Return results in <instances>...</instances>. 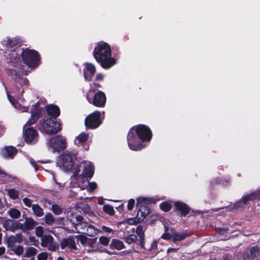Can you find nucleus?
<instances>
[{
	"label": "nucleus",
	"mask_w": 260,
	"mask_h": 260,
	"mask_svg": "<svg viewBox=\"0 0 260 260\" xmlns=\"http://www.w3.org/2000/svg\"><path fill=\"white\" fill-rule=\"evenodd\" d=\"M152 133L150 128L145 125L134 126L129 130L127 141L129 149L133 151H139L146 147L143 143L149 142L151 139Z\"/></svg>",
	"instance_id": "1"
},
{
	"label": "nucleus",
	"mask_w": 260,
	"mask_h": 260,
	"mask_svg": "<svg viewBox=\"0 0 260 260\" xmlns=\"http://www.w3.org/2000/svg\"><path fill=\"white\" fill-rule=\"evenodd\" d=\"M93 55L96 60L104 69H108L116 63V60L111 57L110 46L105 42H100L94 48Z\"/></svg>",
	"instance_id": "2"
},
{
	"label": "nucleus",
	"mask_w": 260,
	"mask_h": 260,
	"mask_svg": "<svg viewBox=\"0 0 260 260\" xmlns=\"http://www.w3.org/2000/svg\"><path fill=\"white\" fill-rule=\"evenodd\" d=\"M79 172L75 171L71 177V183L74 187H77L80 190L85 189L87 186V183L85 181L90 179L93 175L94 167L93 164L90 161L84 162V169L81 175H79Z\"/></svg>",
	"instance_id": "3"
},
{
	"label": "nucleus",
	"mask_w": 260,
	"mask_h": 260,
	"mask_svg": "<svg viewBox=\"0 0 260 260\" xmlns=\"http://www.w3.org/2000/svg\"><path fill=\"white\" fill-rule=\"evenodd\" d=\"M40 117V112L39 110H32L31 118L29 119L23 127V137L25 142L28 144H35L39 139V134L32 128H26L27 125L35 123Z\"/></svg>",
	"instance_id": "4"
},
{
	"label": "nucleus",
	"mask_w": 260,
	"mask_h": 260,
	"mask_svg": "<svg viewBox=\"0 0 260 260\" xmlns=\"http://www.w3.org/2000/svg\"><path fill=\"white\" fill-rule=\"evenodd\" d=\"M38 129L43 134L48 135L57 133L61 129V123L52 118H47L40 121L38 124Z\"/></svg>",
	"instance_id": "5"
},
{
	"label": "nucleus",
	"mask_w": 260,
	"mask_h": 260,
	"mask_svg": "<svg viewBox=\"0 0 260 260\" xmlns=\"http://www.w3.org/2000/svg\"><path fill=\"white\" fill-rule=\"evenodd\" d=\"M77 223L75 224V228L77 233H82L89 236L96 235L99 231L93 225L88 223L87 220L81 216L78 215L76 217Z\"/></svg>",
	"instance_id": "6"
},
{
	"label": "nucleus",
	"mask_w": 260,
	"mask_h": 260,
	"mask_svg": "<svg viewBox=\"0 0 260 260\" xmlns=\"http://www.w3.org/2000/svg\"><path fill=\"white\" fill-rule=\"evenodd\" d=\"M76 156L77 153L75 152L67 151L58 157L56 166L65 171H69L73 167Z\"/></svg>",
	"instance_id": "7"
},
{
	"label": "nucleus",
	"mask_w": 260,
	"mask_h": 260,
	"mask_svg": "<svg viewBox=\"0 0 260 260\" xmlns=\"http://www.w3.org/2000/svg\"><path fill=\"white\" fill-rule=\"evenodd\" d=\"M21 42L17 38H14L12 39H8L5 41V45L7 48V51L11 52L10 54V60L12 62H16L17 59H19L20 53L21 52V50L19 49L20 46Z\"/></svg>",
	"instance_id": "8"
},
{
	"label": "nucleus",
	"mask_w": 260,
	"mask_h": 260,
	"mask_svg": "<svg viewBox=\"0 0 260 260\" xmlns=\"http://www.w3.org/2000/svg\"><path fill=\"white\" fill-rule=\"evenodd\" d=\"M48 149L53 152H60L66 148V139L60 135L49 138L47 142Z\"/></svg>",
	"instance_id": "9"
},
{
	"label": "nucleus",
	"mask_w": 260,
	"mask_h": 260,
	"mask_svg": "<svg viewBox=\"0 0 260 260\" xmlns=\"http://www.w3.org/2000/svg\"><path fill=\"white\" fill-rule=\"evenodd\" d=\"M22 58L29 68H35L39 64V56L37 51L34 50L26 49L21 52Z\"/></svg>",
	"instance_id": "10"
},
{
	"label": "nucleus",
	"mask_w": 260,
	"mask_h": 260,
	"mask_svg": "<svg viewBox=\"0 0 260 260\" xmlns=\"http://www.w3.org/2000/svg\"><path fill=\"white\" fill-rule=\"evenodd\" d=\"M151 203L149 199L144 197H139L137 200L136 206L139 208L137 216L143 220L149 213V208L148 207Z\"/></svg>",
	"instance_id": "11"
},
{
	"label": "nucleus",
	"mask_w": 260,
	"mask_h": 260,
	"mask_svg": "<svg viewBox=\"0 0 260 260\" xmlns=\"http://www.w3.org/2000/svg\"><path fill=\"white\" fill-rule=\"evenodd\" d=\"M101 113L95 111L88 116L85 119V124L87 128L90 129L96 128L101 124Z\"/></svg>",
	"instance_id": "12"
},
{
	"label": "nucleus",
	"mask_w": 260,
	"mask_h": 260,
	"mask_svg": "<svg viewBox=\"0 0 260 260\" xmlns=\"http://www.w3.org/2000/svg\"><path fill=\"white\" fill-rule=\"evenodd\" d=\"M41 245L51 251H56L59 247L58 244L54 241L53 237L50 235H44L42 237Z\"/></svg>",
	"instance_id": "13"
},
{
	"label": "nucleus",
	"mask_w": 260,
	"mask_h": 260,
	"mask_svg": "<svg viewBox=\"0 0 260 260\" xmlns=\"http://www.w3.org/2000/svg\"><path fill=\"white\" fill-rule=\"evenodd\" d=\"M88 102L97 107H104L106 102L105 94L101 91H99L94 95L93 99L86 96Z\"/></svg>",
	"instance_id": "14"
},
{
	"label": "nucleus",
	"mask_w": 260,
	"mask_h": 260,
	"mask_svg": "<svg viewBox=\"0 0 260 260\" xmlns=\"http://www.w3.org/2000/svg\"><path fill=\"white\" fill-rule=\"evenodd\" d=\"M254 200H260V189L244 196L235 205L238 208L242 207L243 205H246L248 201Z\"/></svg>",
	"instance_id": "15"
},
{
	"label": "nucleus",
	"mask_w": 260,
	"mask_h": 260,
	"mask_svg": "<svg viewBox=\"0 0 260 260\" xmlns=\"http://www.w3.org/2000/svg\"><path fill=\"white\" fill-rule=\"evenodd\" d=\"M84 66L83 74L84 79L86 81H89L92 79L95 72V68L94 65L89 63H85Z\"/></svg>",
	"instance_id": "16"
},
{
	"label": "nucleus",
	"mask_w": 260,
	"mask_h": 260,
	"mask_svg": "<svg viewBox=\"0 0 260 260\" xmlns=\"http://www.w3.org/2000/svg\"><path fill=\"white\" fill-rule=\"evenodd\" d=\"M60 247L62 249L67 247L71 250L76 249L74 237L70 236L67 238H63L60 242Z\"/></svg>",
	"instance_id": "17"
},
{
	"label": "nucleus",
	"mask_w": 260,
	"mask_h": 260,
	"mask_svg": "<svg viewBox=\"0 0 260 260\" xmlns=\"http://www.w3.org/2000/svg\"><path fill=\"white\" fill-rule=\"evenodd\" d=\"M17 152V149L13 146H5L1 150V155L8 158H12Z\"/></svg>",
	"instance_id": "18"
},
{
	"label": "nucleus",
	"mask_w": 260,
	"mask_h": 260,
	"mask_svg": "<svg viewBox=\"0 0 260 260\" xmlns=\"http://www.w3.org/2000/svg\"><path fill=\"white\" fill-rule=\"evenodd\" d=\"M89 134L85 133H81L77 136L74 140V143L78 146H83L84 144L89 139Z\"/></svg>",
	"instance_id": "19"
},
{
	"label": "nucleus",
	"mask_w": 260,
	"mask_h": 260,
	"mask_svg": "<svg viewBox=\"0 0 260 260\" xmlns=\"http://www.w3.org/2000/svg\"><path fill=\"white\" fill-rule=\"evenodd\" d=\"M7 94L9 101L16 109L22 112H26L27 111V110L28 109V108L27 107L22 106L19 103L17 102V101L15 99H14L12 96L9 95L7 91Z\"/></svg>",
	"instance_id": "20"
},
{
	"label": "nucleus",
	"mask_w": 260,
	"mask_h": 260,
	"mask_svg": "<svg viewBox=\"0 0 260 260\" xmlns=\"http://www.w3.org/2000/svg\"><path fill=\"white\" fill-rule=\"evenodd\" d=\"M1 221L3 223L4 228L8 231H15V223L16 220L12 219H5L1 218Z\"/></svg>",
	"instance_id": "21"
},
{
	"label": "nucleus",
	"mask_w": 260,
	"mask_h": 260,
	"mask_svg": "<svg viewBox=\"0 0 260 260\" xmlns=\"http://www.w3.org/2000/svg\"><path fill=\"white\" fill-rule=\"evenodd\" d=\"M175 207L179 210L182 216H185L189 212V207L184 203L180 202H176L174 204Z\"/></svg>",
	"instance_id": "22"
},
{
	"label": "nucleus",
	"mask_w": 260,
	"mask_h": 260,
	"mask_svg": "<svg viewBox=\"0 0 260 260\" xmlns=\"http://www.w3.org/2000/svg\"><path fill=\"white\" fill-rule=\"evenodd\" d=\"M10 72L12 76L13 75L15 76V79L16 81V86L17 88H18V85L22 86L27 84L28 80L26 78H22L19 75H17L15 70H10Z\"/></svg>",
	"instance_id": "23"
},
{
	"label": "nucleus",
	"mask_w": 260,
	"mask_h": 260,
	"mask_svg": "<svg viewBox=\"0 0 260 260\" xmlns=\"http://www.w3.org/2000/svg\"><path fill=\"white\" fill-rule=\"evenodd\" d=\"M46 110L49 115L55 118L58 116L60 114L59 108L54 105H48L46 107Z\"/></svg>",
	"instance_id": "24"
},
{
	"label": "nucleus",
	"mask_w": 260,
	"mask_h": 260,
	"mask_svg": "<svg viewBox=\"0 0 260 260\" xmlns=\"http://www.w3.org/2000/svg\"><path fill=\"white\" fill-rule=\"evenodd\" d=\"M24 250L23 255L24 257L35 256L38 253V250L36 248L31 246L25 247Z\"/></svg>",
	"instance_id": "25"
},
{
	"label": "nucleus",
	"mask_w": 260,
	"mask_h": 260,
	"mask_svg": "<svg viewBox=\"0 0 260 260\" xmlns=\"http://www.w3.org/2000/svg\"><path fill=\"white\" fill-rule=\"evenodd\" d=\"M78 241H80V243L85 246L90 245L92 248H93L92 245L95 244V242L93 241H91L86 238L83 235H79L76 236Z\"/></svg>",
	"instance_id": "26"
},
{
	"label": "nucleus",
	"mask_w": 260,
	"mask_h": 260,
	"mask_svg": "<svg viewBox=\"0 0 260 260\" xmlns=\"http://www.w3.org/2000/svg\"><path fill=\"white\" fill-rule=\"evenodd\" d=\"M172 236L173 241L174 242L176 243L185 239L187 236V234L185 232L178 233L172 231Z\"/></svg>",
	"instance_id": "27"
},
{
	"label": "nucleus",
	"mask_w": 260,
	"mask_h": 260,
	"mask_svg": "<svg viewBox=\"0 0 260 260\" xmlns=\"http://www.w3.org/2000/svg\"><path fill=\"white\" fill-rule=\"evenodd\" d=\"M111 246L117 250H121L124 248V245L123 242L117 239L112 240L111 243Z\"/></svg>",
	"instance_id": "28"
},
{
	"label": "nucleus",
	"mask_w": 260,
	"mask_h": 260,
	"mask_svg": "<svg viewBox=\"0 0 260 260\" xmlns=\"http://www.w3.org/2000/svg\"><path fill=\"white\" fill-rule=\"evenodd\" d=\"M25 226L26 230H31L34 229L35 225L36 224V221L31 218H26L25 219Z\"/></svg>",
	"instance_id": "29"
},
{
	"label": "nucleus",
	"mask_w": 260,
	"mask_h": 260,
	"mask_svg": "<svg viewBox=\"0 0 260 260\" xmlns=\"http://www.w3.org/2000/svg\"><path fill=\"white\" fill-rule=\"evenodd\" d=\"M1 177L4 178L5 181L7 182H14L16 183L18 181V179L16 177L6 174L5 172L4 174H1Z\"/></svg>",
	"instance_id": "30"
},
{
	"label": "nucleus",
	"mask_w": 260,
	"mask_h": 260,
	"mask_svg": "<svg viewBox=\"0 0 260 260\" xmlns=\"http://www.w3.org/2000/svg\"><path fill=\"white\" fill-rule=\"evenodd\" d=\"M8 214L13 218L17 219L20 216V211L15 208H11L8 211Z\"/></svg>",
	"instance_id": "31"
},
{
	"label": "nucleus",
	"mask_w": 260,
	"mask_h": 260,
	"mask_svg": "<svg viewBox=\"0 0 260 260\" xmlns=\"http://www.w3.org/2000/svg\"><path fill=\"white\" fill-rule=\"evenodd\" d=\"M32 209L34 214L38 217H41L44 214L43 209L38 204L32 205Z\"/></svg>",
	"instance_id": "32"
},
{
	"label": "nucleus",
	"mask_w": 260,
	"mask_h": 260,
	"mask_svg": "<svg viewBox=\"0 0 260 260\" xmlns=\"http://www.w3.org/2000/svg\"><path fill=\"white\" fill-rule=\"evenodd\" d=\"M7 192L9 197L11 199L15 200L17 199L19 197V191L14 188L9 189L7 190Z\"/></svg>",
	"instance_id": "33"
},
{
	"label": "nucleus",
	"mask_w": 260,
	"mask_h": 260,
	"mask_svg": "<svg viewBox=\"0 0 260 260\" xmlns=\"http://www.w3.org/2000/svg\"><path fill=\"white\" fill-rule=\"evenodd\" d=\"M172 204L169 202H165L160 204V208L166 212L170 211L172 208Z\"/></svg>",
	"instance_id": "34"
},
{
	"label": "nucleus",
	"mask_w": 260,
	"mask_h": 260,
	"mask_svg": "<svg viewBox=\"0 0 260 260\" xmlns=\"http://www.w3.org/2000/svg\"><path fill=\"white\" fill-rule=\"evenodd\" d=\"M89 179H88L87 181L85 180V181L87 183V186L86 187L87 191L89 192H92L93 190H94L97 188V184L95 182H88ZM86 189V188H85Z\"/></svg>",
	"instance_id": "35"
},
{
	"label": "nucleus",
	"mask_w": 260,
	"mask_h": 260,
	"mask_svg": "<svg viewBox=\"0 0 260 260\" xmlns=\"http://www.w3.org/2000/svg\"><path fill=\"white\" fill-rule=\"evenodd\" d=\"M12 250L17 255H23L24 248L21 245H18L12 248Z\"/></svg>",
	"instance_id": "36"
},
{
	"label": "nucleus",
	"mask_w": 260,
	"mask_h": 260,
	"mask_svg": "<svg viewBox=\"0 0 260 260\" xmlns=\"http://www.w3.org/2000/svg\"><path fill=\"white\" fill-rule=\"evenodd\" d=\"M157 247V242L156 241H153L150 244V245H147V248H146V250L150 252H154L156 250Z\"/></svg>",
	"instance_id": "37"
},
{
	"label": "nucleus",
	"mask_w": 260,
	"mask_h": 260,
	"mask_svg": "<svg viewBox=\"0 0 260 260\" xmlns=\"http://www.w3.org/2000/svg\"><path fill=\"white\" fill-rule=\"evenodd\" d=\"M51 210L56 215H60L62 212V209L58 205L53 204L52 205Z\"/></svg>",
	"instance_id": "38"
},
{
	"label": "nucleus",
	"mask_w": 260,
	"mask_h": 260,
	"mask_svg": "<svg viewBox=\"0 0 260 260\" xmlns=\"http://www.w3.org/2000/svg\"><path fill=\"white\" fill-rule=\"evenodd\" d=\"M45 222L48 225L52 224L54 222V219L51 213L47 214L44 217Z\"/></svg>",
	"instance_id": "39"
},
{
	"label": "nucleus",
	"mask_w": 260,
	"mask_h": 260,
	"mask_svg": "<svg viewBox=\"0 0 260 260\" xmlns=\"http://www.w3.org/2000/svg\"><path fill=\"white\" fill-rule=\"evenodd\" d=\"M103 210L109 215H113L114 213L113 207L109 205H106L103 206Z\"/></svg>",
	"instance_id": "40"
},
{
	"label": "nucleus",
	"mask_w": 260,
	"mask_h": 260,
	"mask_svg": "<svg viewBox=\"0 0 260 260\" xmlns=\"http://www.w3.org/2000/svg\"><path fill=\"white\" fill-rule=\"evenodd\" d=\"M137 239V236L135 234H131L125 238L126 243L131 244Z\"/></svg>",
	"instance_id": "41"
},
{
	"label": "nucleus",
	"mask_w": 260,
	"mask_h": 260,
	"mask_svg": "<svg viewBox=\"0 0 260 260\" xmlns=\"http://www.w3.org/2000/svg\"><path fill=\"white\" fill-rule=\"evenodd\" d=\"M35 233L37 236L38 237H41L44 236L43 233H44V229L43 228L42 226H38L35 229Z\"/></svg>",
	"instance_id": "42"
},
{
	"label": "nucleus",
	"mask_w": 260,
	"mask_h": 260,
	"mask_svg": "<svg viewBox=\"0 0 260 260\" xmlns=\"http://www.w3.org/2000/svg\"><path fill=\"white\" fill-rule=\"evenodd\" d=\"M49 254L46 252H42L37 255V260H47Z\"/></svg>",
	"instance_id": "43"
},
{
	"label": "nucleus",
	"mask_w": 260,
	"mask_h": 260,
	"mask_svg": "<svg viewBox=\"0 0 260 260\" xmlns=\"http://www.w3.org/2000/svg\"><path fill=\"white\" fill-rule=\"evenodd\" d=\"M258 252V248L256 246L252 247L250 250V257L251 258H254Z\"/></svg>",
	"instance_id": "44"
},
{
	"label": "nucleus",
	"mask_w": 260,
	"mask_h": 260,
	"mask_svg": "<svg viewBox=\"0 0 260 260\" xmlns=\"http://www.w3.org/2000/svg\"><path fill=\"white\" fill-rule=\"evenodd\" d=\"M15 223V230L17 229L21 230L22 231H25L26 228L25 226V224L24 223H20L19 221L16 220Z\"/></svg>",
	"instance_id": "45"
},
{
	"label": "nucleus",
	"mask_w": 260,
	"mask_h": 260,
	"mask_svg": "<svg viewBox=\"0 0 260 260\" xmlns=\"http://www.w3.org/2000/svg\"><path fill=\"white\" fill-rule=\"evenodd\" d=\"M99 241L102 244L107 245L109 243L110 239L107 237L102 236L100 238Z\"/></svg>",
	"instance_id": "46"
},
{
	"label": "nucleus",
	"mask_w": 260,
	"mask_h": 260,
	"mask_svg": "<svg viewBox=\"0 0 260 260\" xmlns=\"http://www.w3.org/2000/svg\"><path fill=\"white\" fill-rule=\"evenodd\" d=\"M161 238L164 239L166 240H169V239H172L173 240V236H172V231H171V233H167V230H165V233L161 236Z\"/></svg>",
	"instance_id": "47"
},
{
	"label": "nucleus",
	"mask_w": 260,
	"mask_h": 260,
	"mask_svg": "<svg viewBox=\"0 0 260 260\" xmlns=\"http://www.w3.org/2000/svg\"><path fill=\"white\" fill-rule=\"evenodd\" d=\"M135 200L134 199H130L128 202V204H127V209L129 210V211H131L133 210L134 207V205H135Z\"/></svg>",
	"instance_id": "48"
},
{
	"label": "nucleus",
	"mask_w": 260,
	"mask_h": 260,
	"mask_svg": "<svg viewBox=\"0 0 260 260\" xmlns=\"http://www.w3.org/2000/svg\"><path fill=\"white\" fill-rule=\"evenodd\" d=\"M29 240L31 243V245L38 246L39 245V241L36 239L34 236H30L29 237Z\"/></svg>",
	"instance_id": "49"
},
{
	"label": "nucleus",
	"mask_w": 260,
	"mask_h": 260,
	"mask_svg": "<svg viewBox=\"0 0 260 260\" xmlns=\"http://www.w3.org/2000/svg\"><path fill=\"white\" fill-rule=\"evenodd\" d=\"M63 187V186L61 184L56 182V181H54V187L55 189H56V193L59 192L60 190H61L62 189Z\"/></svg>",
	"instance_id": "50"
},
{
	"label": "nucleus",
	"mask_w": 260,
	"mask_h": 260,
	"mask_svg": "<svg viewBox=\"0 0 260 260\" xmlns=\"http://www.w3.org/2000/svg\"><path fill=\"white\" fill-rule=\"evenodd\" d=\"M8 243L9 245L17 243L15 235L10 236L8 239Z\"/></svg>",
	"instance_id": "51"
},
{
	"label": "nucleus",
	"mask_w": 260,
	"mask_h": 260,
	"mask_svg": "<svg viewBox=\"0 0 260 260\" xmlns=\"http://www.w3.org/2000/svg\"><path fill=\"white\" fill-rule=\"evenodd\" d=\"M15 237L17 243H21L23 241L24 238L21 234H16Z\"/></svg>",
	"instance_id": "52"
},
{
	"label": "nucleus",
	"mask_w": 260,
	"mask_h": 260,
	"mask_svg": "<svg viewBox=\"0 0 260 260\" xmlns=\"http://www.w3.org/2000/svg\"><path fill=\"white\" fill-rule=\"evenodd\" d=\"M23 202L28 207H30L31 206L32 202L31 200L27 198H24L23 199Z\"/></svg>",
	"instance_id": "53"
},
{
	"label": "nucleus",
	"mask_w": 260,
	"mask_h": 260,
	"mask_svg": "<svg viewBox=\"0 0 260 260\" xmlns=\"http://www.w3.org/2000/svg\"><path fill=\"white\" fill-rule=\"evenodd\" d=\"M101 85L99 84H97L94 83L93 84H90V91H94L97 89L98 88H100Z\"/></svg>",
	"instance_id": "54"
},
{
	"label": "nucleus",
	"mask_w": 260,
	"mask_h": 260,
	"mask_svg": "<svg viewBox=\"0 0 260 260\" xmlns=\"http://www.w3.org/2000/svg\"><path fill=\"white\" fill-rule=\"evenodd\" d=\"M136 233L140 237V238H144V234L142 233V228L140 226L137 228Z\"/></svg>",
	"instance_id": "55"
},
{
	"label": "nucleus",
	"mask_w": 260,
	"mask_h": 260,
	"mask_svg": "<svg viewBox=\"0 0 260 260\" xmlns=\"http://www.w3.org/2000/svg\"><path fill=\"white\" fill-rule=\"evenodd\" d=\"M102 230L103 232L108 233H111L112 232V230L111 228L104 225L102 226Z\"/></svg>",
	"instance_id": "56"
},
{
	"label": "nucleus",
	"mask_w": 260,
	"mask_h": 260,
	"mask_svg": "<svg viewBox=\"0 0 260 260\" xmlns=\"http://www.w3.org/2000/svg\"><path fill=\"white\" fill-rule=\"evenodd\" d=\"M216 231L219 234H224V233H225L226 232L227 229H225V228H218V229H216Z\"/></svg>",
	"instance_id": "57"
},
{
	"label": "nucleus",
	"mask_w": 260,
	"mask_h": 260,
	"mask_svg": "<svg viewBox=\"0 0 260 260\" xmlns=\"http://www.w3.org/2000/svg\"><path fill=\"white\" fill-rule=\"evenodd\" d=\"M104 79V75L102 74H98L96 76V80L98 81H102Z\"/></svg>",
	"instance_id": "58"
},
{
	"label": "nucleus",
	"mask_w": 260,
	"mask_h": 260,
	"mask_svg": "<svg viewBox=\"0 0 260 260\" xmlns=\"http://www.w3.org/2000/svg\"><path fill=\"white\" fill-rule=\"evenodd\" d=\"M30 162L31 165H32V166L35 168V170H39V169L37 167L36 162H35L34 160H31L30 161Z\"/></svg>",
	"instance_id": "59"
},
{
	"label": "nucleus",
	"mask_w": 260,
	"mask_h": 260,
	"mask_svg": "<svg viewBox=\"0 0 260 260\" xmlns=\"http://www.w3.org/2000/svg\"><path fill=\"white\" fill-rule=\"evenodd\" d=\"M140 246L142 248H143L145 249L147 248V247H144V238H141Z\"/></svg>",
	"instance_id": "60"
},
{
	"label": "nucleus",
	"mask_w": 260,
	"mask_h": 260,
	"mask_svg": "<svg viewBox=\"0 0 260 260\" xmlns=\"http://www.w3.org/2000/svg\"><path fill=\"white\" fill-rule=\"evenodd\" d=\"M177 249L173 248H169L167 250V252L168 253H170V252H176V251H177Z\"/></svg>",
	"instance_id": "61"
},
{
	"label": "nucleus",
	"mask_w": 260,
	"mask_h": 260,
	"mask_svg": "<svg viewBox=\"0 0 260 260\" xmlns=\"http://www.w3.org/2000/svg\"><path fill=\"white\" fill-rule=\"evenodd\" d=\"M5 252V248L4 247H0V255H2Z\"/></svg>",
	"instance_id": "62"
},
{
	"label": "nucleus",
	"mask_w": 260,
	"mask_h": 260,
	"mask_svg": "<svg viewBox=\"0 0 260 260\" xmlns=\"http://www.w3.org/2000/svg\"><path fill=\"white\" fill-rule=\"evenodd\" d=\"M104 202L102 199H99L98 201V203L100 205H103L104 204Z\"/></svg>",
	"instance_id": "63"
},
{
	"label": "nucleus",
	"mask_w": 260,
	"mask_h": 260,
	"mask_svg": "<svg viewBox=\"0 0 260 260\" xmlns=\"http://www.w3.org/2000/svg\"><path fill=\"white\" fill-rule=\"evenodd\" d=\"M5 129L4 126L2 125H0V131H3Z\"/></svg>",
	"instance_id": "64"
}]
</instances>
